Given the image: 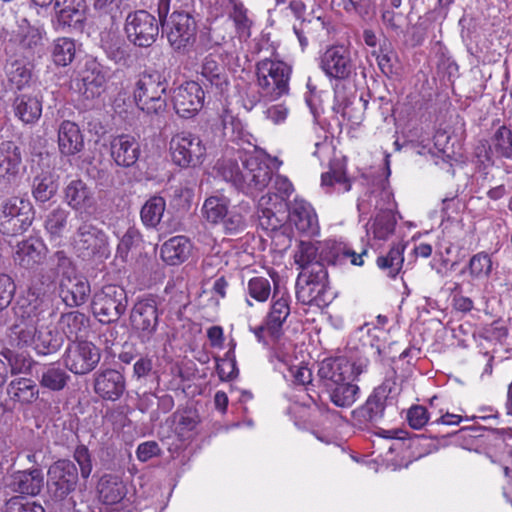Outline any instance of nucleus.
Here are the masks:
<instances>
[{
  "mask_svg": "<svg viewBox=\"0 0 512 512\" xmlns=\"http://www.w3.org/2000/svg\"><path fill=\"white\" fill-rule=\"evenodd\" d=\"M241 167L236 159H222L216 164L218 174L239 191L254 196L266 188L272 178L267 163L253 155H240Z\"/></svg>",
  "mask_w": 512,
  "mask_h": 512,
  "instance_id": "obj_1",
  "label": "nucleus"
},
{
  "mask_svg": "<svg viewBox=\"0 0 512 512\" xmlns=\"http://www.w3.org/2000/svg\"><path fill=\"white\" fill-rule=\"evenodd\" d=\"M168 82L165 76L154 69L143 71L135 83L134 100L139 109L147 114H162L167 107Z\"/></svg>",
  "mask_w": 512,
  "mask_h": 512,
  "instance_id": "obj_2",
  "label": "nucleus"
},
{
  "mask_svg": "<svg viewBox=\"0 0 512 512\" xmlns=\"http://www.w3.org/2000/svg\"><path fill=\"white\" fill-rule=\"evenodd\" d=\"M79 220L71 242L77 257L88 261L109 258V240L105 231L86 217Z\"/></svg>",
  "mask_w": 512,
  "mask_h": 512,
  "instance_id": "obj_3",
  "label": "nucleus"
},
{
  "mask_svg": "<svg viewBox=\"0 0 512 512\" xmlns=\"http://www.w3.org/2000/svg\"><path fill=\"white\" fill-rule=\"evenodd\" d=\"M128 295L125 288L117 284L104 285L91 300L93 316L101 324H115L126 313Z\"/></svg>",
  "mask_w": 512,
  "mask_h": 512,
  "instance_id": "obj_4",
  "label": "nucleus"
},
{
  "mask_svg": "<svg viewBox=\"0 0 512 512\" xmlns=\"http://www.w3.org/2000/svg\"><path fill=\"white\" fill-rule=\"evenodd\" d=\"M129 324L141 344L153 341L160 324L157 299L152 295L137 299L130 310Z\"/></svg>",
  "mask_w": 512,
  "mask_h": 512,
  "instance_id": "obj_5",
  "label": "nucleus"
},
{
  "mask_svg": "<svg viewBox=\"0 0 512 512\" xmlns=\"http://www.w3.org/2000/svg\"><path fill=\"white\" fill-rule=\"evenodd\" d=\"M291 68L282 61L264 59L257 63V80L261 95L276 100L289 93Z\"/></svg>",
  "mask_w": 512,
  "mask_h": 512,
  "instance_id": "obj_6",
  "label": "nucleus"
},
{
  "mask_svg": "<svg viewBox=\"0 0 512 512\" xmlns=\"http://www.w3.org/2000/svg\"><path fill=\"white\" fill-rule=\"evenodd\" d=\"M162 27L170 46L177 53H187L194 45L197 35V22L194 16L184 10H174Z\"/></svg>",
  "mask_w": 512,
  "mask_h": 512,
  "instance_id": "obj_7",
  "label": "nucleus"
},
{
  "mask_svg": "<svg viewBox=\"0 0 512 512\" xmlns=\"http://www.w3.org/2000/svg\"><path fill=\"white\" fill-rule=\"evenodd\" d=\"M159 21L150 12L139 9L127 14L124 32L129 43L138 48H149L157 40Z\"/></svg>",
  "mask_w": 512,
  "mask_h": 512,
  "instance_id": "obj_8",
  "label": "nucleus"
},
{
  "mask_svg": "<svg viewBox=\"0 0 512 512\" xmlns=\"http://www.w3.org/2000/svg\"><path fill=\"white\" fill-rule=\"evenodd\" d=\"M367 367V359L350 360L345 356L327 358L323 360L318 369L323 390L346 380H355Z\"/></svg>",
  "mask_w": 512,
  "mask_h": 512,
  "instance_id": "obj_9",
  "label": "nucleus"
},
{
  "mask_svg": "<svg viewBox=\"0 0 512 512\" xmlns=\"http://www.w3.org/2000/svg\"><path fill=\"white\" fill-rule=\"evenodd\" d=\"M33 219L34 208L28 200L12 196L0 204V226L4 233L22 234L32 225Z\"/></svg>",
  "mask_w": 512,
  "mask_h": 512,
  "instance_id": "obj_10",
  "label": "nucleus"
},
{
  "mask_svg": "<svg viewBox=\"0 0 512 512\" xmlns=\"http://www.w3.org/2000/svg\"><path fill=\"white\" fill-rule=\"evenodd\" d=\"M100 360V348L87 340L69 342L62 356L65 368L78 376L92 372L98 366Z\"/></svg>",
  "mask_w": 512,
  "mask_h": 512,
  "instance_id": "obj_11",
  "label": "nucleus"
},
{
  "mask_svg": "<svg viewBox=\"0 0 512 512\" xmlns=\"http://www.w3.org/2000/svg\"><path fill=\"white\" fill-rule=\"evenodd\" d=\"M309 273H300L296 281V298L306 305L316 304L318 306L327 304L329 301L328 272L321 265L314 266Z\"/></svg>",
  "mask_w": 512,
  "mask_h": 512,
  "instance_id": "obj_12",
  "label": "nucleus"
},
{
  "mask_svg": "<svg viewBox=\"0 0 512 512\" xmlns=\"http://www.w3.org/2000/svg\"><path fill=\"white\" fill-rule=\"evenodd\" d=\"M23 162L21 146L11 140L0 142V193L12 194L20 182V169Z\"/></svg>",
  "mask_w": 512,
  "mask_h": 512,
  "instance_id": "obj_13",
  "label": "nucleus"
},
{
  "mask_svg": "<svg viewBox=\"0 0 512 512\" xmlns=\"http://www.w3.org/2000/svg\"><path fill=\"white\" fill-rule=\"evenodd\" d=\"M38 284L36 281L29 287L23 303H18L13 308L16 316L38 322L46 316L51 317L55 314V292L50 291L46 286H38Z\"/></svg>",
  "mask_w": 512,
  "mask_h": 512,
  "instance_id": "obj_14",
  "label": "nucleus"
},
{
  "mask_svg": "<svg viewBox=\"0 0 512 512\" xmlns=\"http://www.w3.org/2000/svg\"><path fill=\"white\" fill-rule=\"evenodd\" d=\"M47 490L56 501L67 498L77 488L79 473L74 462L59 459L50 465L47 472Z\"/></svg>",
  "mask_w": 512,
  "mask_h": 512,
  "instance_id": "obj_15",
  "label": "nucleus"
},
{
  "mask_svg": "<svg viewBox=\"0 0 512 512\" xmlns=\"http://www.w3.org/2000/svg\"><path fill=\"white\" fill-rule=\"evenodd\" d=\"M172 161L181 168L197 167L202 164L206 147L199 136L190 132H180L170 141Z\"/></svg>",
  "mask_w": 512,
  "mask_h": 512,
  "instance_id": "obj_16",
  "label": "nucleus"
},
{
  "mask_svg": "<svg viewBox=\"0 0 512 512\" xmlns=\"http://www.w3.org/2000/svg\"><path fill=\"white\" fill-rule=\"evenodd\" d=\"M52 26L56 31H82L86 21V0H54Z\"/></svg>",
  "mask_w": 512,
  "mask_h": 512,
  "instance_id": "obj_17",
  "label": "nucleus"
},
{
  "mask_svg": "<svg viewBox=\"0 0 512 512\" xmlns=\"http://www.w3.org/2000/svg\"><path fill=\"white\" fill-rule=\"evenodd\" d=\"M321 69L331 79L346 80L355 72L351 51L343 45H333L321 56Z\"/></svg>",
  "mask_w": 512,
  "mask_h": 512,
  "instance_id": "obj_18",
  "label": "nucleus"
},
{
  "mask_svg": "<svg viewBox=\"0 0 512 512\" xmlns=\"http://www.w3.org/2000/svg\"><path fill=\"white\" fill-rule=\"evenodd\" d=\"M204 99L203 87L195 81H187L180 85L172 96L176 114L185 119L194 117L203 108Z\"/></svg>",
  "mask_w": 512,
  "mask_h": 512,
  "instance_id": "obj_19",
  "label": "nucleus"
},
{
  "mask_svg": "<svg viewBox=\"0 0 512 512\" xmlns=\"http://www.w3.org/2000/svg\"><path fill=\"white\" fill-rule=\"evenodd\" d=\"M63 200L74 210L78 218L91 215L96 210L93 189L82 179H73L63 189Z\"/></svg>",
  "mask_w": 512,
  "mask_h": 512,
  "instance_id": "obj_20",
  "label": "nucleus"
},
{
  "mask_svg": "<svg viewBox=\"0 0 512 512\" xmlns=\"http://www.w3.org/2000/svg\"><path fill=\"white\" fill-rule=\"evenodd\" d=\"M77 273L76 265L64 250L55 251L48 259V266L37 270L35 280L42 286L50 288L57 279H67Z\"/></svg>",
  "mask_w": 512,
  "mask_h": 512,
  "instance_id": "obj_21",
  "label": "nucleus"
},
{
  "mask_svg": "<svg viewBox=\"0 0 512 512\" xmlns=\"http://www.w3.org/2000/svg\"><path fill=\"white\" fill-rule=\"evenodd\" d=\"M57 293L67 308H78L88 301L91 293L90 282L84 275L75 273L67 279L59 280Z\"/></svg>",
  "mask_w": 512,
  "mask_h": 512,
  "instance_id": "obj_22",
  "label": "nucleus"
},
{
  "mask_svg": "<svg viewBox=\"0 0 512 512\" xmlns=\"http://www.w3.org/2000/svg\"><path fill=\"white\" fill-rule=\"evenodd\" d=\"M389 382H383L376 387L366 402L353 411V417L360 423H375L384 416L386 401L391 393Z\"/></svg>",
  "mask_w": 512,
  "mask_h": 512,
  "instance_id": "obj_23",
  "label": "nucleus"
},
{
  "mask_svg": "<svg viewBox=\"0 0 512 512\" xmlns=\"http://www.w3.org/2000/svg\"><path fill=\"white\" fill-rule=\"evenodd\" d=\"M48 254V247L39 237H29L18 242L14 251V261L21 268L35 270L42 265Z\"/></svg>",
  "mask_w": 512,
  "mask_h": 512,
  "instance_id": "obj_24",
  "label": "nucleus"
},
{
  "mask_svg": "<svg viewBox=\"0 0 512 512\" xmlns=\"http://www.w3.org/2000/svg\"><path fill=\"white\" fill-rule=\"evenodd\" d=\"M110 155L119 167H135L141 156V144L130 134L117 135L110 142Z\"/></svg>",
  "mask_w": 512,
  "mask_h": 512,
  "instance_id": "obj_25",
  "label": "nucleus"
},
{
  "mask_svg": "<svg viewBox=\"0 0 512 512\" xmlns=\"http://www.w3.org/2000/svg\"><path fill=\"white\" fill-rule=\"evenodd\" d=\"M94 392L103 400L117 401L126 390L122 373L115 369H104L94 374Z\"/></svg>",
  "mask_w": 512,
  "mask_h": 512,
  "instance_id": "obj_26",
  "label": "nucleus"
},
{
  "mask_svg": "<svg viewBox=\"0 0 512 512\" xmlns=\"http://www.w3.org/2000/svg\"><path fill=\"white\" fill-rule=\"evenodd\" d=\"M80 81L81 84H78V89L84 98L88 100L98 98L106 90V71L96 60H88L81 72Z\"/></svg>",
  "mask_w": 512,
  "mask_h": 512,
  "instance_id": "obj_27",
  "label": "nucleus"
},
{
  "mask_svg": "<svg viewBox=\"0 0 512 512\" xmlns=\"http://www.w3.org/2000/svg\"><path fill=\"white\" fill-rule=\"evenodd\" d=\"M273 282V302L265 320L267 333L272 339L278 340L283 335V324L290 315V297L286 292L280 293L277 283L275 280Z\"/></svg>",
  "mask_w": 512,
  "mask_h": 512,
  "instance_id": "obj_28",
  "label": "nucleus"
},
{
  "mask_svg": "<svg viewBox=\"0 0 512 512\" xmlns=\"http://www.w3.org/2000/svg\"><path fill=\"white\" fill-rule=\"evenodd\" d=\"M35 378L40 388L53 393L65 390L71 381L68 370L58 363L39 365L35 370Z\"/></svg>",
  "mask_w": 512,
  "mask_h": 512,
  "instance_id": "obj_29",
  "label": "nucleus"
},
{
  "mask_svg": "<svg viewBox=\"0 0 512 512\" xmlns=\"http://www.w3.org/2000/svg\"><path fill=\"white\" fill-rule=\"evenodd\" d=\"M319 261L323 263L324 269L326 265L343 264L346 260L350 259L351 264L362 266L364 263L363 258L368 257V249H363L361 253H356L350 248L337 244L335 242L319 243Z\"/></svg>",
  "mask_w": 512,
  "mask_h": 512,
  "instance_id": "obj_30",
  "label": "nucleus"
},
{
  "mask_svg": "<svg viewBox=\"0 0 512 512\" xmlns=\"http://www.w3.org/2000/svg\"><path fill=\"white\" fill-rule=\"evenodd\" d=\"M45 31L42 28L30 24L27 18H23L15 35V41L26 57H33L44 49Z\"/></svg>",
  "mask_w": 512,
  "mask_h": 512,
  "instance_id": "obj_31",
  "label": "nucleus"
},
{
  "mask_svg": "<svg viewBox=\"0 0 512 512\" xmlns=\"http://www.w3.org/2000/svg\"><path fill=\"white\" fill-rule=\"evenodd\" d=\"M84 136L79 126L72 121L64 120L58 128V149L62 156H75L84 149Z\"/></svg>",
  "mask_w": 512,
  "mask_h": 512,
  "instance_id": "obj_32",
  "label": "nucleus"
},
{
  "mask_svg": "<svg viewBox=\"0 0 512 512\" xmlns=\"http://www.w3.org/2000/svg\"><path fill=\"white\" fill-rule=\"evenodd\" d=\"M99 500L105 505L120 503L127 495V487L117 474L105 473L97 483Z\"/></svg>",
  "mask_w": 512,
  "mask_h": 512,
  "instance_id": "obj_33",
  "label": "nucleus"
},
{
  "mask_svg": "<svg viewBox=\"0 0 512 512\" xmlns=\"http://www.w3.org/2000/svg\"><path fill=\"white\" fill-rule=\"evenodd\" d=\"M289 219L297 230L314 235L318 232L317 216L309 203L304 200H294L288 204Z\"/></svg>",
  "mask_w": 512,
  "mask_h": 512,
  "instance_id": "obj_34",
  "label": "nucleus"
},
{
  "mask_svg": "<svg viewBox=\"0 0 512 512\" xmlns=\"http://www.w3.org/2000/svg\"><path fill=\"white\" fill-rule=\"evenodd\" d=\"M200 75L205 86L210 85L220 94L229 87V77L225 65L211 55L203 59Z\"/></svg>",
  "mask_w": 512,
  "mask_h": 512,
  "instance_id": "obj_35",
  "label": "nucleus"
},
{
  "mask_svg": "<svg viewBox=\"0 0 512 512\" xmlns=\"http://www.w3.org/2000/svg\"><path fill=\"white\" fill-rule=\"evenodd\" d=\"M59 176L50 170L37 173L31 183V194L38 204H44L54 198L59 188Z\"/></svg>",
  "mask_w": 512,
  "mask_h": 512,
  "instance_id": "obj_36",
  "label": "nucleus"
},
{
  "mask_svg": "<svg viewBox=\"0 0 512 512\" xmlns=\"http://www.w3.org/2000/svg\"><path fill=\"white\" fill-rule=\"evenodd\" d=\"M192 244L185 236H174L165 241L160 249L161 259L171 266L185 262L191 254Z\"/></svg>",
  "mask_w": 512,
  "mask_h": 512,
  "instance_id": "obj_37",
  "label": "nucleus"
},
{
  "mask_svg": "<svg viewBox=\"0 0 512 512\" xmlns=\"http://www.w3.org/2000/svg\"><path fill=\"white\" fill-rule=\"evenodd\" d=\"M44 484L42 471L38 468L17 471L11 475L10 488L17 493L35 496Z\"/></svg>",
  "mask_w": 512,
  "mask_h": 512,
  "instance_id": "obj_38",
  "label": "nucleus"
},
{
  "mask_svg": "<svg viewBox=\"0 0 512 512\" xmlns=\"http://www.w3.org/2000/svg\"><path fill=\"white\" fill-rule=\"evenodd\" d=\"M58 325L61 329V334L66 336L70 342L78 341V337L90 327V318L83 312L71 310L61 313Z\"/></svg>",
  "mask_w": 512,
  "mask_h": 512,
  "instance_id": "obj_39",
  "label": "nucleus"
},
{
  "mask_svg": "<svg viewBox=\"0 0 512 512\" xmlns=\"http://www.w3.org/2000/svg\"><path fill=\"white\" fill-rule=\"evenodd\" d=\"M12 106L15 116L25 124H34L42 114V101L37 95L19 94Z\"/></svg>",
  "mask_w": 512,
  "mask_h": 512,
  "instance_id": "obj_40",
  "label": "nucleus"
},
{
  "mask_svg": "<svg viewBox=\"0 0 512 512\" xmlns=\"http://www.w3.org/2000/svg\"><path fill=\"white\" fill-rule=\"evenodd\" d=\"M250 216L251 207L248 202H241L239 205L229 208L221 223L224 232L232 236L243 233L248 227Z\"/></svg>",
  "mask_w": 512,
  "mask_h": 512,
  "instance_id": "obj_41",
  "label": "nucleus"
},
{
  "mask_svg": "<svg viewBox=\"0 0 512 512\" xmlns=\"http://www.w3.org/2000/svg\"><path fill=\"white\" fill-rule=\"evenodd\" d=\"M397 220L389 208L380 209L374 218L366 224L367 234L374 239L387 240L395 231Z\"/></svg>",
  "mask_w": 512,
  "mask_h": 512,
  "instance_id": "obj_42",
  "label": "nucleus"
},
{
  "mask_svg": "<svg viewBox=\"0 0 512 512\" xmlns=\"http://www.w3.org/2000/svg\"><path fill=\"white\" fill-rule=\"evenodd\" d=\"M64 344V336L59 330L51 327L38 329L34 350L38 355H51L58 352Z\"/></svg>",
  "mask_w": 512,
  "mask_h": 512,
  "instance_id": "obj_43",
  "label": "nucleus"
},
{
  "mask_svg": "<svg viewBox=\"0 0 512 512\" xmlns=\"http://www.w3.org/2000/svg\"><path fill=\"white\" fill-rule=\"evenodd\" d=\"M6 390L10 399L21 404H32L39 396L37 384L28 378L12 380Z\"/></svg>",
  "mask_w": 512,
  "mask_h": 512,
  "instance_id": "obj_44",
  "label": "nucleus"
},
{
  "mask_svg": "<svg viewBox=\"0 0 512 512\" xmlns=\"http://www.w3.org/2000/svg\"><path fill=\"white\" fill-rule=\"evenodd\" d=\"M319 249V243L304 240L299 241L294 254V260L296 265L301 268V273H309L311 270L314 271V266L316 265L323 266V263L319 261Z\"/></svg>",
  "mask_w": 512,
  "mask_h": 512,
  "instance_id": "obj_45",
  "label": "nucleus"
},
{
  "mask_svg": "<svg viewBox=\"0 0 512 512\" xmlns=\"http://www.w3.org/2000/svg\"><path fill=\"white\" fill-rule=\"evenodd\" d=\"M166 209L164 197L156 194L151 196L140 210V218L147 228L155 229L160 223Z\"/></svg>",
  "mask_w": 512,
  "mask_h": 512,
  "instance_id": "obj_46",
  "label": "nucleus"
},
{
  "mask_svg": "<svg viewBox=\"0 0 512 512\" xmlns=\"http://www.w3.org/2000/svg\"><path fill=\"white\" fill-rule=\"evenodd\" d=\"M353 381L346 380L324 390L335 406L342 408L350 407L356 401L359 387Z\"/></svg>",
  "mask_w": 512,
  "mask_h": 512,
  "instance_id": "obj_47",
  "label": "nucleus"
},
{
  "mask_svg": "<svg viewBox=\"0 0 512 512\" xmlns=\"http://www.w3.org/2000/svg\"><path fill=\"white\" fill-rule=\"evenodd\" d=\"M7 76L10 84L17 90L29 88L35 82L32 65L18 60L10 64L7 69Z\"/></svg>",
  "mask_w": 512,
  "mask_h": 512,
  "instance_id": "obj_48",
  "label": "nucleus"
},
{
  "mask_svg": "<svg viewBox=\"0 0 512 512\" xmlns=\"http://www.w3.org/2000/svg\"><path fill=\"white\" fill-rule=\"evenodd\" d=\"M404 250V244L398 243L396 245H393L386 255H381L377 257V266L381 270L385 271L389 277L395 278L399 274L403 266Z\"/></svg>",
  "mask_w": 512,
  "mask_h": 512,
  "instance_id": "obj_49",
  "label": "nucleus"
},
{
  "mask_svg": "<svg viewBox=\"0 0 512 512\" xmlns=\"http://www.w3.org/2000/svg\"><path fill=\"white\" fill-rule=\"evenodd\" d=\"M70 211L58 205L45 217L44 228L51 238H61L68 227Z\"/></svg>",
  "mask_w": 512,
  "mask_h": 512,
  "instance_id": "obj_50",
  "label": "nucleus"
},
{
  "mask_svg": "<svg viewBox=\"0 0 512 512\" xmlns=\"http://www.w3.org/2000/svg\"><path fill=\"white\" fill-rule=\"evenodd\" d=\"M229 209V199L224 196H210L203 204V217L211 224L222 223Z\"/></svg>",
  "mask_w": 512,
  "mask_h": 512,
  "instance_id": "obj_51",
  "label": "nucleus"
},
{
  "mask_svg": "<svg viewBox=\"0 0 512 512\" xmlns=\"http://www.w3.org/2000/svg\"><path fill=\"white\" fill-rule=\"evenodd\" d=\"M0 354L8 362L12 374H32L33 366H39L38 363L24 352H17L9 348H4Z\"/></svg>",
  "mask_w": 512,
  "mask_h": 512,
  "instance_id": "obj_52",
  "label": "nucleus"
},
{
  "mask_svg": "<svg viewBox=\"0 0 512 512\" xmlns=\"http://www.w3.org/2000/svg\"><path fill=\"white\" fill-rule=\"evenodd\" d=\"M76 45L71 38L61 37L54 41L52 58L56 65L67 66L75 58Z\"/></svg>",
  "mask_w": 512,
  "mask_h": 512,
  "instance_id": "obj_53",
  "label": "nucleus"
},
{
  "mask_svg": "<svg viewBox=\"0 0 512 512\" xmlns=\"http://www.w3.org/2000/svg\"><path fill=\"white\" fill-rule=\"evenodd\" d=\"M173 418L176 423V431L181 436L194 431L200 423L197 410L191 407L178 409L173 413Z\"/></svg>",
  "mask_w": 512,
  "mask_h": 512,
  "instance_id": "obj_54",
  "label": "nucleus"
},
{
  "mask_svg": "<svg viewBox=\"0 0 512 512\" xmlns=\"http://www.w3.org/2000/svg\"><path fill=\"white\" fill-rule=\"evenodd\" d=\"M21 318V324H14L11 327L12 334L16 337L17 345L20 347L34 346L38 332L37 323L34 320Z\"/></svg>",
  "mask_w": 512,
  "mask_h": 512,
  "instance_id": "obj_55",
  "label": "nucleus"
},
{
  "mask_svg": "<svg viewBox=\"0 0 512 512\" xmlns=\"http://www.w3.org/2000/svg\"><path fill=\"white\" fill-rule=\"evenodd\" d=\"M102 48L107 57L117 64L125 63L129 57L126 44L117 35H108L107 39L102 38Z\"/></svg>",
  "mask_w": 512,
  "mask_h": 512,
  "instance_id": "obj_56",
  "label": "nucleus"
},
{
  "mask_svg": "<svg viewBox=\"0 0 512 512\" xmlns=\"http://www.w3.org/2000/svg\"><path fill=\"white\" fill-rule=\"evenodd\" d=\"M142 243V235L140 231L134 226L129 227L120 238L117 246V257L123 261H127L129 253L137 249Z\"/></svg>",
  "mask_w": 512,
  "mask_h": 512,
  "instance_id": "obj_57",
  "label": "nucleus"
},
{
  "mask_svg": "<svg viewBox=\"0 0 512 512\" xmlns=\"http://www.w3.org/2000/svg\"><path fill=\"white\" fill-rule=\"evenodd\" d=\"M492 142L499 156L512 159V129L505 125L499 127L493 135Z\"/></svg>",
  "mask_w": 512,
  "mask_h": 512,
  "instance_id": "obj_58",
  "label": "nucleus"
},
{
  "mask_svg": "<svg viewBox=\"0 0 512 512\" xmlns=\"http://www.w3.org/2000/svg\"><path fill=\"white\" fill-rule=\"evenodd\" d=\"M492 265L491 256L486 252H479L469 260V273L473 278L489 277L492 272Z\"/></svg>",
  "mask_w": 512,
  "mask_h": 512,
  "instance_id": "obj_59",
  "label": "nucleus"
},
{
  "mask_svg": "<svg viewBox=\"0 0 512 512\" xmlns=\"http://www.w3.org/2000/svg\"><path fill=\"white\" fill-rule=\"evenodd\" d=\"M247 291L256 301L265 302L271 294L270 281L262 276L253 277L248 281Z\"/></svg>",
  "mask_w": 512,
  "mask_h": 512,
  "instance_id": "obj_60",
  "label": "nucleus"
},
{
  "mask_svg": "<svg viewBox=\"0 0 512 512\" xmlns=\"http://www.w3.org/2000/svg\"><path fill=\"white\" fill-rule=\"evenodd\" d=\"M321 182L323 186H332L334 183H338L343 185L345 191H349L351 188L346 173L339 163L330 165V170L322 174Z\"/></svg>",
  "mask_w": 512,
  "mask_h": 512,
  "instance_id": "obj_61",
  "label": "nucleus"
},
{
  "mask_svg": "<svg viewBox=\"0 0 512 512\" xmlns=\"http://www.w3.org/2000/svg\"><path fill=\"white\" fill-rule=\"evenodd\" d=\"M16 293L14 279L5 273H0V312L9 307Z\"/></svg>",
  "mask_w": 512,
  "mask_h": 512,
  "instance_id": "obj_62",
  "label": "nucleus"
},
{
  "mask_svg": "<svg viewBox=\"0 0 512 512\" xmlns=\"http://www.w3.org/2000/svg\"><path fill=\"white\" fill-rule=\"evenodd\" d=\"M73 458L79 465L82 478L87 479L93 467L89 449L83 444L78 445L74 450Z\"/></svg>",
  "mask_w": 512,
  "mask_h": 512,
  "instance_id": "obj_63",
  "label": "nucleus"
},
{
  "mask_svg": "<svg viewBox=\"0 0 512 512\" xmlns=\"http://www.w3.org/2000/svg\"><path fill=\"white\" fill-rule=\"evenodd\" d=\"M22 497H13L6 502L5 512H45V509L35 502H23Z\"/></svg>",
  "mask_w": 512,
  "mask_h": 512,
  "instance_id": "obj_64",
  "label": "nucleus"
}]
</instances>
